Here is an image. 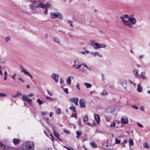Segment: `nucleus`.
I'll use <instances>...</instances> for the list:
<instances>
[{
	"label": "nucleus",
	"instance_id": "nucleus-1",
	"mask_svg": "<svg viewBox=\"0 0 150 150\" xmlns=\"http://www.w3.org/2000/svg\"><path fill=\"white\" fill-rule=\"evenodd\" d=\"M121 22L125 26L131 28L135 24L137 20L133 17H129L126 14L121 16L120 18Z\"/></svg>",
	"mask_w": 150,
	"mask_h": 150
},
{
	"label": "nucleus",
	"instance_id": "nucleus-2",
	"mask_svg": "<svg viewBox=\"0 0 150 150\" xmlns=\"http://www.w3.org/2000/svg\"><path fill=\"white\" fill-rule=\"evenodd\" d=\"M34 144L32 142H27L24 143L22 145L23 150H34Z\"/></svg>",
	"mask_w": 150,
	"mask_h": 150
},
{
	"label": "nucleus",
	"instance_id": "nucleus-3",
	"mask_svg": "<svg viewBox=\"0 0 150 150\" xmlns=\"http://www.w3.org/2000/svg\"><path fill=\"white\" fill-rule=\"evenodd\" d=\"M80 62L79 60L78 59L75 60L74 62V64L72 65L73 67H75L76 69H79L81 66V64H80ZM82 65H83L84 67H85L89 71H91L92 69L91 67H87L86 65L84 64H83Z\"/></svg>",
	"mask_w": 150,
	"mask_h": 150
},
{
	"label": "nucleus",
	"instance_id": "nucleus-4",
	"mask_svg": "<svg viewBox=\"0 0 150 150\" xmlns=\"http://www.w3.org/2000/svg\"><path fill=\"white\" fill-rule=\"evenodd\" d=\"M50 16L51 18L52 19H53L55 18L62 19L63 18L62 15L59 13H52L50 14Z\"/></svg>",
	"mask_w": 150,
	"mask_h": 150
},
{
	"label": "nucleus",
	"instance_id": "nucleus-5",
	"mask_svg": "<svg viewBox=\"0 0 150 150\" xmlns=\"http://www.w3.org/2000/svg\"><path fill=\"white\" fill-rule=\"evenodd\" d=\"M20 67L22 72L23 73L25 74H27L28 76H30L31 79H32V76L30 74L27 70H26L25 69L23 68L22 66H20Z\"/></svg>",
	"mask_w": 150,
	"mask_h": 150
},
{
	"label": "nucleus",
	"instance_id": "nucleus-6",
	"mask_svg": "<svg viewBox=\"0 0 150 150\" xmlns=\"http://www.w3.org/2000/svg\"><path fill=\"white\" fill-rule=\"evenodd\" d=\"M22 99L23 101H25L29 103H32L31 100L28 98L27 95H23Z\"/></svg>",
	"mask_w": 150,
	"mask_h": 150
},
{
	"label": "nucleus",
	"instance_id": "nucleus-7",
	"mask_svg": "<svg viewBox=\"0 0 150 150\" xmlns=\"http://www.w3.org/2000/svg\"><path fill=\"white\" fill-rule=\"evenodd\" d=\"M51 77L52 79H54L56 83H57L58 82L59 77V75L58 74L53 73L52 74Z\"/></svg>",
	"mask_w": 150,
	"mask_h": 150
},
{
	"label": "nucleus",
	"instance_id": "nucleus-8",
	"mask_svg": "<svg viewBox=\"0 0 150 150\" xmlns=\"http://www.w3.org/2000/svg\"><path fill=\"white\" fill-rule=\"evenodd\" d=\"M86 101L84 99H81L79 100L80 106L81 108H85Z\"/></svg>",
	"mask_w": 150,
	"mask_h": 150
},
{
	"label": "nucleus",
	"instance_id": "nucleus-9",
	"mask_svg": "<svg viewBox=\"0 0 150 150\" xmlns=\"http://www.w3.org/2000/svg\"><path fill=\"white\" fill-rule=\"evenodd\" d=\"M69 100L71 103H74L76 105L78 106V99L77 98H73L69 99Z\"/></svg>",
	"mask_w": 150,
	"mask_h": 150
},
{
	"label": "nucleus",
	"instance_id": "nucleus-10",
	"mask_svg": "<svg viewBox=\"0 0 150 150\" xmlns=\"http://www.w3.org/2000/svg\"><path fill=\"white\" fill-rule=\"evenodd\" d=\"M37 2V1H31L32 4L30 5V7L31 9L33 11L35 10V8L36 7H35V5H36L35 4Z\"/></svg>",
	"mask_w": 150,
	"mask_h": 150
},
{
	"label": "nucleus",
	"instance_id": "nucleus-11",
	"mask_svg": "<svg viewBox=\"0 0 150 150\" xmlns=\"http://www.w3.org/2000/svg\"><path fill=\"white\" fill-rule=\"evenodd\" d=\"M139 77H140L141 79L144 80L147 79V77L146 76L145 73L144 72H142L141 73Z\"/></svg>",
	"mask_w": 150,
	"mask_h": 150
},
{
	"label": "nucleus",
	"instance_id": "nucleus-12",
	"mask_svg": "<svg viewBox=\"0 0 150 150\" xmlns=\"http://www.w3.org/2000/svg\"><path fill=\"white\" fill-rule=\"evenodd\" d=\"M122 123L126 124H127L128 122V119L126 117H122L121 120Z\"/></svg>",
	"mask_w": 150,
	"mask_h": 150
},
{
	"label": "nucleus",
	"instance_id": "nucleus-13",
	"mask_svg": "<svg viewBox=\"0 0 150 150\" xmlns=\"http://www.w3.org/2000/svg\"><path fill=\"white\" fill-rule=\"evenodd\" d=\"M90 53L94 56H98L100 57H102V55L97 52H90Z\"/></svg>",
	"mask_w": 150,
	"mask_h": 150
},
{
	"label": "nucleus",
	"instance_id": "nucleus-14",
	"mask_svg": "<svg viewBox=\"0 0 150 150\" xmlns=\"http://www.w3.org/2000/svg\"><path fill=\"white\" fill-rule=\"evenodd\" d=\"M74 77L73 76H69L67 79L66 81L67 83L68 84H70L71 83V79H73Z\"/></svg>",
	"mask_w": 150,
	"mask_h": 150
},
{
	"label": "nucleus",
	"instance_id": "nucleus-15",
	"mask_svg": "<svg viewBox=\"0 0 150 150\" xmlns=\"http://www.w3.org/2000/svg\"><path fill=\"white\" fill-rule=\"evenodd\" d=\"M94 119L96 122L98 123L100 121V117L98 115L95 114L94 116Z\"/></svg>",
	"mask_w": 150,
	"mask_h": 150
},
{
	"label": "nucleus",
	"instance_id": "nucleus-16",
	"mask_svg": "<svg viewBox=\"0 0 150 150\" xmlns=\"http://www.w3.org/2000/svg\"><path fill=\"white\" fill-rule=\"evenodd\" d=\"M142 90V85L140 84H138L137 86V91L139 92H141Z\"/></svg>",
	"mask_w": 150,
	"mask_h": 150
},
{
	"label": "nucleus",
	"instance_id": "nucleus-17",
	"mask_svg": "<svg viewBox=\"0 0 150 150\" xmlns=\"http://www.w3.org/2000/svg\"><path fill=\"white\" fill-rule=\"evenodd\" d=\"M20 142L19 139H14L13 140V143L15 145H16L18 144Z\"/></svg>",
	"mask_w": 150,
	"mask_h": 150
},
{
	"label": "nucleus",
	"instance_id": "nucleus-18",
	"mask_svg": "<svg viewBox=\"0 0 150 150\" xmlns=\"http://www.w3.org/2000/svg\"><path fill=\"white\" fill-rule=\"evenodd\" d=\"M82 134V132L81 131H78L76 132V134L77 136L76 137L78 139H79L80 138V136Z\"/></svg>",
	"mask_w": 150,
	"mask_h": 150
},
{
	"label": "nucleus",
	"instance_id": "nucleus-19",
	"mask_svg": "<svg viewBox=\"0 0 150 150\" xmlns=\"http://www.w3.org/2000/svg\"><path fill=\"white\" fill-rule=\"evenodd\" d=\"M134 75L136 77H139V75L138 74V73L136 69H134L133 71Z\"/></svg>",
	"mask_w": 150,
	"mask_h": 150
},
{
	"label": "nucleus",
	"instance_id": "nucleus-20",
	"mask_svg": "<svg viewBox=\"0 0 150 150\" xmlns=\"http://www.w3.org/2000/svg\"><path fill=\"white\" fill-rule=\"evenodd\" d=\"M94 48L95 49H100V44L98 43H95Z\"/></svg>",
	"mask_w": 150,
	"mask_h": 150
},
{
	"label": "nucleus",
	"instance_id": "nucleus-21",
	"mask_svg": "<svg viewBox=\"0 0 150 150\" xmlns=\"http://www.w3.org/2000/svg\"><path fill=\"white\" fill-rule=\"evenodd\" d=\"M35 6L36 7H40L42 8H45V5H44L42 3H40L38 5H35Z\"/></svg>",
	"mask_w": 150,
	"mask_h": 150
},
{
	"label": "nucleus",
	"instance_id": "nucleus-22",
	"mask_svg": "<svg viewBox=\"0 0 150 150\" xmlns=\"http://www.w3.org/2000/svg\"><path fill=\"white\" fill-rule=\"evenodd\" d=\"M84 85L86 86L87 88H90L91 87V85L88 83L85 82L84 83Z\"/></svg>",
	"mask_w": 150,
	"mask_h": 150
},
{
	"label": "nucleus",
	"instance_id": "nucleus-23",
	"mask_svg": "<svg viewBox=\"0 0 150 150\" xmlns=\"http://www.w3.org/2000/svg\"><path fill=\"white\" fill-rule=\"evenodd\" d=\"M53 130L54 132V135L57 138H59V134L57 132H56L54 128H53Z\"/></svg>",
	"mask_w": 150,
	"mask_h": 150
},
{
	"label": "nucleus",
	"instance_id": "nucleus-24",
	"mask_svg": "<svg viewBox=\"0 0 150 150\" xmlns=\"http://www.w3.org/2000/svg\"><path fill=\"white\" fill-rule=\"evenodd\" d=\"M53 40L55 42H57L58 43H60V41L59 39L57 38H53Z\"/></svg>",
	"mask_w": 150,
	"mask_h": 150
},
{
	"label": "nucleus",
	"instance_id": "nucleus-25",
	"mask_svg": "<svg viewBox=\"0 0 150 150\" xmlns=\"http://www.w3.org/2000/svg\"><path fill=\"white\" fill-rule=\"evenodd\" d=\"M51 4L49 3H47L45 4V9H47L48 7H50L51 6Z\"/></svg>",
	"mask_w": 150,
	"mask_h": 150
},
{
	"label": "nucleus",
	"instance_id": "nucleus-26",
	"mask_svg": "<svg viewBox=\"0 0 150 150\" xmlns=\"http://www.w3.org/2000/svg\"><path fill=\"white\" fill-rule=\"evenodd\" d=\"M69 109L72 110L74 112H76V107H74L72 105L70 107Z\"/></svg>",
	"mask_w": 150,
	"mask_h": 150
},
{
	"label": "nucleus",
	"instance_id": "nucleus-27",
	"mask_svg": "<svg viewBox=\"0 0 150 150\" xmlns=\"http://www.w3.org/2000/svg\"><path fill=\"white\" fill-rule=\"evenodd\" d=\"M90 145L93 148H96L97 147V146L95 143L93 142H91L90 143Z\"/></svg>",
	"mask_w": 150,
	"mask_h": 150
},
{
	"label": "nucleus",
	"instance_id": "nucleus-28",
	"mask_svg": "<svg viewBox=\"0 0 150 150\" xmlns=\"http://www.w3.org/2000/svg\"><path fill=\"white\" fill-rule=\"evenodd\" d=\"M56 113L57 114H60L61 113L60 109L59 108H57L56 109Z\"/></svg>",
	"mask_w": 150,
	"mask_h": 150
},
{
	"label": "nucleus",
	"instance_id": "nucleus-29",
	"mask_svg": "<svg viewBox=\"0 0 150 150\" xmlns=\"http://www.w3.org/2000/svg\"><path fill=\"white\" fill-rule=\"evenodd\" d=\"M7 78V73L6 71H5L4 72V79L5 80H6Z\"/></svg>",
	"mask_w": 150,
	"mask_h": 150
},
{
	"label": "nucleus",
	"instance_id": "nucleus-30",
	"mask_svg": "<svg viewBox=\"0 0 150 150\" xmlns=\"http://www.w3.org/2000/svg\"><path fill=\"white\" fill-rule=\"evenodd\" d=\"M89 53H90L89 52L88 50H86V51L85 52H81V53L84 55H86V54H88Z\"/></svg>",
	"mask_w": 150,
	"mask_h": 150
},
{
	"label": "nucleus",
	"instance_id": "nucleus-31",
	"mask_svg": "<svg viewBox=\"0 0 150 150\" xmlns=\"http://www.w3.org/2000/svg\"><path fill=\"white\" fill-rule=\"evenodd\" d=\"M88 120V117L87 115H86L84 116L83 120L84 122H86Z\"/></svg>",
	"mask_w": 150,
	"mask_h": 150
},
{
	"label": "nucleus",
	"instance_id": "nucleus-32",
	"mask_svg": "<svg viewBox=\"0 0 150 150\" xmlns=\"http://www.w3.org/2000/svg\"><path fill=\"white\" fill-rule=\"evenodd\" d=\"M106 47V45L104 44H100V48H104Z\"/></svg>",
	"mask_w": 150,
	"mask_h": 150
},
{
	"label": "nucleus",
	"instance_id": "nucleus-33",
	"mask_svg": "<svg viewBox=\"0 0 150 150\" xmlns=\"http://www.w3.org/2000/svg\"><path fill=\"white\" fill-rule=\"evenodd\" d=\"M5 41L6 42H8L10 41L11 38L9 37L8 36L6 37L5 38Z\"/></svg>",
	"mask_w": 150,
	"mask_h": 150
},
{
	"label": "nucleus",
	"instance_id": "nucleus-34",
	"mask_svg": "<svg viewBox=\"0 0 150 150\" xmlns=\"http://www.w3.org/2000/svg\"><path fill=\"white\" fill-rule=\"evenodd\" d=\"M143 146L144 147L146 148H149V145L148 144L146 143H144L143 144Z\"/></svg>",
	"mask_w": 150,
	"mask_h": 150
},
{
	"label": "nucleus",
	"instance_id": "nucleus-35",
	"mask_svg": "<svg viewBox=\"0 0 150 150\" xmlns=\"http://www.w3.org/2000/svg\"><path fill=\"white\" fill-rule=\"evenodd\" d=\"M0 148H2L3 149H4L5 148V146L1 143L0 142Z\"/></svg>",
	"mask_w": 150,
	"mask_h": 150
},
{
	"label": "nucleus",
	"instance_id": "nucleus-36",
	"mask_svg": "<svg viewBox=\"0 0 150 150\" xmlns=\"http://www.w3.org/2000/svg\"><path fill=\"white\" fill-rule=\"evenodd\" d=\"M67 23L70 25L71 26L73 27V25L72 24V22L70 21H67Z\"/></svg>",
	"mask_w": 150,
	"mask_h": 150
},
{
	"label": "nucleus",
	"instance_id": "nucleus-37",
	"mask_svg": "<svg viewBox=\"0 0 150 150\" xmlns=\"http://www.w3.org/2000/svg\"><path fill=\"white\" fill-rule=\"evenodd\" d=\"M46 99L49 101H52L53 100V99L52 98L48 96L46 97Z\"/></svg>",
	"mask_w": 150,
	"mask_h": 150
},
{
	"label": "nucleus",
	"instance_id": "nucleus-38",
	"mask_svg": "<svg viewBox=\"0 0 150 150\" xmlns=\"http://www.w3.org/2000/svg\"><path fill=\"white\" fill-rule=\"evenodd\" d=\"M37 102L39 103V105H41L42 103V102L39 99H38L37 100Z\"/></svg>",
	"mask_w": 150,
	"mask_h": 150
},
{
	"label": "nucleus",
	"instance_id": "nucleus-39",
	"mask_svg": "<svg viewBox=\"0 0 150 150\" xmlns=\"http://www.w3.org/2000/svg\"><path fill=\"white\" fill-rule=\"evenodd\" d=\"M107 93L105 91H103L102 92L100 93V94L102 95H105L107 94Z\"/></svg>",
	"mask_w": 150,
	"mask_h": 150
},
{
	"label": "nucleus",
	"instance_id": "nucleus-40",
	"mask_svg": "<svg viewBox=\"0 0 150 150\" xmlns=\"http://www.w3.org/2000/svg\"><path fill=\"white\" fill-rule=\"evenodd\" d=\"M6 95L4 93H0V96L2 97H4L6 96Z\"/></svg>",
	"mask_w": 150,
	"mask_h": 150
},
{
	"label": "nucleus",
	"instance_id": "nucleus-41",
	"mask_svg": "<svg viewBox=\"0 0 150 150\" xmlns=\"http://www.w3.org/2000/svg\"><path fill=\"white\" fill-rule=\"evenodd\" d=\"M16 94L17 97H18L21 96L22 95V93L19 91H18Z\"/></svg>",
	"mask_w": 150,
	"mask_h": 150
},
{
	"label": "nucleus",
	"instance_id": "nucleus-42",
	"mask_svg": "<svg viewBox=\"0 0 150 150\" xmlns=\"http://www.w3.org/2000/svg\"><path fill=\"white\" fill-rule=\"evenodd\" d=\"M111 127H112V128H114L115 127V124L114 122H112V123L111 125Z\"/></svg>",
	"mask_w": 150,
	"mask_h": 150
},
{
	"label": "nucleus",
	"instance_id": "nucleus-43",
	"mask_svg": "<svg viewBox=\"0 0 150 150\" xmlns=\"http://www.w3.org/2000/svg\"><path fill=\"white\" fill-rule=\"evenodd\" d=\"M64 91L66 93H68V89L67 88L63 89Z\"/></svg>",
	"mask_w": 150,
	"mask_h": 150
},
{
	"label": "nucleus",
	"instance_id": "nucleus-44",
	"mask_svg": "<svg viewBox=\"0 0 150 150\" xmlns=\"http://www.w3.org/2000/svg\"><path fill=\"white\" fill-rule=\"evenodd\" d=\"M76 87L79 90H80V84H79V83H77L76 84Z\"/></svg>",
	"mask_w": 150,
	"mask_h": 150
},
{
	"label": "nucleus",
	"instance_id": "nucleus-45",
	"mask_svg": "<svg viewBox=\"0 0 150 150\" xmlns=\"http://www.w3.org/2000/svg\"><path fill=\"white\" fill-rule=\"evenodd\" d=\"M90 43L91 45L94 47V44L95 43H94V42L92 40L91 41Z\"/></svg>",
	"mask_w": 150,
	"mask_h": 150
},
{
	"label": "nucleus",
	"instance_id": "nucleus-46",
	"mask_svg": "<svg viewBox=\"0 0 150 150\" xmlns=\"http://www.w3.org/2000/svg\"><path fill=\"white\" fill-rule=\"evenodd\" d=\"M71 117H74L76 119L77 115L76 114H72Z\"/></svg>",
	"mask_w": 150,
	"mask_h": 150
},
{
	"label": "nucleus",
	"instance_id": "nucleus-47",
	"mask_svg": "<svg viewBox=\"0 0 150 150\" xmlns=\"http://www.w3.org/2000/svg\"><path fill=\"white\" fill-rule=\"evenodd\" d=\"M132 107L134 108V109H138L139 108H137V106L135 105H132Z\"/></svg>",
	"mask_w": 150,
	"mask_h": 150
},
{
	"label": "nucleus",
	"instance_id": "nucleus-48",
	"mask_svg": "<svg viewBox=\"0 0 150 150\" xmlns=\"http://www.w3.org/2000/svg\"><path fill=\"white\" fill-rule=\"evenodd\" d=\"M115 143L117 144H119L120 143V140H118L117 139H115Z\"/></svg>",
	"mask_w": 150,
	"mask_h": 150
},
{
	"label": "nucleus",
	"instance_id": "nucleus-49",
	"mask_svg": "<svg viewBox=\"0 0 150 150\" xmlns=\"http://www.w3.org/2000/svg\"><path fill=\"white\" fill-rule=\"evenodd\" d=\"M48 114V112H42V115H47Z\"/></svg>",
	"mask_w": 150,
	"mask_h": 150
},
{
	"label": "nucleus",
	"instance_id": "nucleus-50",
	"mask_svg": "<svg viewBox=\"0 0 150 150\" xmlns=\"http://www.w3.org/2000/svg\"><path fill=\"white\" fill-rule=\"evenodd\" d=\"M82 71L83 72H85L87 71L86 70L84 67H83L82 69Z\"/></svg>",
	"mask_w": 150,
	"mask_h": 150
},
{
	"label": "nucleus",
	"instance_id": "nucleus-51",
	"mask_svg": "<svg viewBox=\"0 0 150 150\" xmlns=\"http://www.w3.org/2000/svg\"><path fill=\"white\" fill-rule=\"evenodd\" d=\"M64 81L62 78H60V79L59 82H60V84H62L63 83V82Z\"/></svg>",
	"mask_w": 150,
	"mask_h": 150
},
{
	"label": "nucleus",
	"instance_id": "nucleus-52",
	"mask_svg": "<svg viewBox=\"0 0 150 150\" xmlns=\"http://www.w3.org/2000/svg\"><path fill=\"white\" fill-rule=\"evenodd\" d=\"M129 144L132 145V146H133L134 145V143L133 141L132 140H130L129 141Z\"/></svg>",
	"mask_w": 150,
	"mask_h": 150
},
{
	"label": "nucleus",
	"instance_id": "nucleus-53",
	"mask_svg": "<svg viewBox=\"0 0 150 150\" xmlns=\"http://www.w3.org/2000/svg\"><path fill=\"white\" fill-rule=\"evenodd\" d=\"M137 124L139 127H143V126L142 124L139 123V122H137Z\"/></svg>",
	"mask_w": 150,
	"mask_h": 150
},
{
	"label": "nucleus",
	"instance_id": "nucleus-54",
	"mask_svg": "<svg viewBox=\"0 0 150 150\" xmlns=\"http://www.w3.org/2000/svg\"><path fill=\"white\" fill-rule=\"evenodd\" d=\"M47 91L48 92V94L50 95V96H52V94H53V93H50L49 91H48V90H47Z\"/></svg>",
	"mask_w": 150,
	"mask_h": 150
},
{
	"label": "nucleus",
	"instance_id": "nucleus-55",
	"mask_svg": "<svg viewBox=\"0 0 150 150\" xmlns=\"http://www.w3.org/2000/svg\"><path fill=\"white\" fill-rule=\"evenodd\" d=\"M44 119L46 121L47 123L49 124V119L48 118H44Z\"/></svg>",
	"mask_w": 150,
	"mask_h": 150
},
{
	"label": "nucleus",
	"instance_id": "nucleus-56",
	"mask_svg": "<svg viewBox=\"0 0 150 150\" xmlns=\"http://www.w3.org/2000/svg\"><path fill=\"white\" fill-rule=\"evenodd\" d=\"M18 79L20 80L22 82H24V80L23 79H22V78H21V77H19L18 78Z\"/></svg>",
	"mask_w": 150,
	"mask_h": 150
},
{
	"label": "nucleus",
	"instance_id": "nucleus-57",
	"mask_svg": "<svg viewBox=\"0 0 150 150\" xmlns=\"http://www.w3.org/2000/svg\"><path fill=\"white\" fill-rule=\"evenodd\" d=\"M47 9H45V10L44 11V14H45L46 15L47 13Z\"/></svg>",
	"mask_w": 150,
	"mask_h": 150
},
{
	"label": "nucleus",
	"instance_id": "nucleus-58",
	"mask_svg": "<svg viewBox=\"0 0 150 150\" xmlns=\"http://www.w3.org/2000/svg\"><path fill=\"white\" fill-rule=\"evenodd\" d=\"M140 110H141L144 111V107L143 106H141L140 108Z\"/></svg>",
	"mask_w": 150,
	"mask_h": 150
},
{
	"label": "nucleus",
	"instance_id": "nucleus-59",
	"mask_svg": "<svg viewBox=\"0 0 150 150\" xmlns=\"http://www.w3.org/2000/svg\"><path fill=\"white\" fill-rule=\"evenodd\" d=\"M64 132L65 133H67V134H70V132H69V131H68L66 130H64Z\"/></svg>",
	"mask_w": 150,
	"mask_h": 150
},
{
	"label": "nucleus",
	"instance_id": "nucleus-60",
	"mask_svg": "<svg viewBox=\"0 0 150 150\" xmlns=\"http://www.w3.org/2000/svg\"><path fill=\"white\" fill-rule=\"evenodd\" d=\"M15 76H16L15 74H14L13 75L11 76L12 78L13 79H15Z\"/></svg>",
	"mask_w": 150,
	"mask_h": 150
},
{
	"label": "nucleus",
	"instance_id": "nucleus-61",
	"mask_svg": "<svg viewBox=\"0 0 150 150\" xmlns=\"http://www.w3.org/2000/svg\"><path fill=\"white\" fill-rule=\"evenodd\" d=\"M33 95H34L32 93H31L28 95L27 96H29L30 97H32V96H33Z\"/></svg>",
	"mask_w": 150,
	"mask_h": 150
},
{
	"label": "nucleus",
	"instance_id": "nucleus-62",
	"mask_svg": "<svg viewBox=\"0 0 150 150\" xmlns=\"http://www.w3.org/2000/svg\"><path fill=\"white\" fill-rule=\"evenodd\" d=\"M127 141L126 140H125L123 142V144H125L126 143H127Z\"/></svg>",
	"mask_w": 150,
	"mask_h": 150
},
{
	"label": "nucleus",
	"instance_id": "nucleus-63",
	"mask_svg": "<svg viewBox=\"0 0 150 150\" xmlns=\"http://www.w3.org/2000/svg\"><path fill=\"white\" fill-rule=\"evenodd\" d=\"M53 114V113L52 112H50V117H51L52 116V115Z\"/></svg>",
	"mask_w": 150,
	"mask_h": 150
},
{
	"label": "nucleus",
	"instance_id": "nucleus-64",
	"mask_svg": "<svg viewBox=\"0 0 150 150\" xmlns=\"http://www.w3.org/2000/svg\"><path fill=\"white\" fill-rule=\"evenodd\" d=\"M86 124L87 125H89V126H92V125H91V123H89V122H87V123H86Z\"/></svg>",
	"mask_w": 150,
	"mask_h": 150
}]
</instances>
